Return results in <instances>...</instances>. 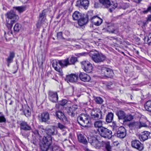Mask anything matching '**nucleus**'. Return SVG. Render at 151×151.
<instances>
[{
	"mask_svg": "<svg viewBox=\"0 0 151 151\" xmlns=\"http://www.w3.org/2000/svg\"><path fill=\"white\" fill-rule=\"evenodd\" d=\"M46 134L47 136L43 137V142L40 145V148L42 151H47L50 150L51 151L52 149L50 146L52 143V136L57 135L59 136L60 134L58 133L55 126L47 128Z\"/></svg>",
	"mask_w": 151,
	"mask_h": 151,
	"instance_id": "1",
	"label": "nucleus"
},
{
	"mask_svg": "<svg viewBox=\"0 0 151 151\" xmlns=\"http://www.w3.org/2000/svg\"><path fill=\"white\" fill-rule=\"evenodd\" d=\"M5 16L7 18L6 19L7 26L9 29H11L13 24L18 19L19 17L12 10L7 12L5 14Z\"/></svg>",
	"mask_w": 151,
	"mask_h": 151,
	"instance_id": "2",
	"label": "nucleus"
},
{
	"mask_svg": "<svg viewBox=\"0 0 151 151\" xmlns=\"http://www.w3.org/2000/svg\"><path fill=\"white\" fill-rule=\"evenodd\" d=\"M59 64L62 68L66 67L68 65H70V63L69 61V59L68 58L66 59L62 60H58L57 61L56 60H53L52 62V67L54 68L58 72L60 73L61 75L62 73L61 70L60 69L59 66H58V64Z\"/></svg>",
	"mask_w": 151,
	"mask_h": 151,
	"instance_id": "3",
	"label": "nucleus"
},
{
	"mask_svg": "<svg viewBox=\"0 0 151 151\" xmlns=\"http://www.w3.org/2000/svg\"><path fill=\"white\" fill-rule=\"evenodd\" d=\"M90 55L92 60L97 63H100L104 62L106 58V57L104 55L97 51L91 52L90 53Z\"/></svg>",
	"mask_w": 151,
	"mask_h": 151,
	"instance_id": "4",
	"label": "nucleus"
},
{
	"mask_svg": "<svg viewBox=\"0 0 151 151\" xmlns=\"http://www.w3.org/2000/svg\"><path fill=\"white\" fill-rule=\"evenodd\" d=\"M100 3L105 7L108 8L110 12H112L117 6V4L113 1L111 2L110 0H99Z\"/></svg>",
	"mask_w": 151,
	"mask_h": 151,
	"instance_id": "5",
	"label": "nucleus"
},
{
	"mask_svg": "<svg viewBox=\"0 0 151 151\" xmlns=\"http://www.w3.org/2000/svg\"><path fill=\"white\" fill-rule=\"evenodd\" d=\"M102 112L101 110L99 109H93L90 113V119L96 121L102 119Z\"/></svg>",
	"mask_w": 151,
	"mask_h": 151,
	"instance_id": "6",
	"label": "nucleus"
},
{
	"mask_svg": "<svg viewBox=\"0 0 151 151\" xmlns=\"http://www.w3.org/2000/svg\"><path fill=\"white\" fill-rule=\"evenodd\" d=\"M88 116L84 114H81L77 118L78 123L83 127H86L89 125Z\"/></svg>",
	"mask_w": 151,
	"mask_h": 151,
	"instance_id": "7",
	"label": "nucleus"
},
{
	"mask_svg": "<svg viewBox=\"0 0 151 151\" xmlns=\"http://www.w3.org/2000/svg\"><path fill=\"white\" fill-rule=\"evenodd\" d=\"M100 135L104 138L108 139H110L112 137V132L111 131L106 128L101 127L98 129Z\"/></svg>",
	"mask_w": 151,
	"mask_h": 151,
	"instance_id": "8",
	"label": "nucleus"
},
{
	"mask_svg": "<svg viewBox=\"0 0 151 151\" xmlns=\"http://www.w3.org/2000/svg\"><path fill=\"white\" fill-rule=\"evenodd\" d=\"M92 13L89 12L87 14L88 19L91 20L92 22L96 26L100 25L102 23L103 20L97 16L91 17Z\"/></svg>",
	"mask_w": 151,
	"mask_h": 151,
	"instance_id": "9",
	"label": "nucleus"
},
{
	"mask_svg": "<svg viewBox=\"0 0 151 151\" xmlns=\"http://www.w3.org/2000/svg\"><path fill=\"white\" fill-rule=\"evenodd\" d=\"M81 64L82 68L85 71L88 73H91L92 72L93 67L92 64L89 61H82Z\"/></svg>",
	"mask_w": 151,
	"mask_h": 151,
	"instance_id": "10",
	"label": "nucleus"
},
{
	"mask_svg": "<svg viewBox=\"0 0 151 151\" xmlns=\"http://www.w3.org/2000/svg\"><path fill=\"white\" fill-rule=\"evenodd\" d=\"M88 141L91 145L96 148H99L101 144L96 137L94 136H89L88 137Z\"/></svg>",
	"mask_w": 151,
	"mask_h": 151,
	"instance_id": "11",
	"label": "nucleus"
},
{
	"mask_svg": "<svg viewBox=\"0 0 151 151\" xmlns=\"http://www.w3.org/2000/svg\"><path fill=\"white\" fill-rule=\"evenodd\" d=\"M131 146L133 148L139 151H142L144 148L143 144L137 139L132 141Z\"/></svg>",
	"mask_w": 151,
	"mask_h": 151,
	"instance_id": "12",
	"label": "nucleus"
},
{
	"mask_svg": "<svg viewBox=\"0 0 151 151\" xmlns=\"http://www.w3.org/2000/svg\"><path fill=\"white\" fill-rule=\"evenodd\" d=\"M127 135L126 129L123 127H119L116 134V136L120 139L124 138Z\"/></svg>",
	"mask_w": 151,
	"mask_h": 151,
	"instance_id": "13",
	"label": "nucleus"
},
{
	"mask_svg": "<svg viewBox=\"0 0 151 151\" xmlns=\"http://www.w3.org/2000/svg\"><path fill=\"white\" fill-rule=\"evenodd\" d=\"M55 116L57 119H58L62 121L64 123H66L68 122L67 119L64 114L60 111H56Z\"/></svg>",
	"mask_w": 151,
	"mask_h": 151,
	"instance_id": "14",
	"label": "nucleus"
},
{
	"mask_svg": "<svg viewBox=\"0 0 151 151\" xmlns=\"http://www.w3.org/2000/svg\"><path fill=\"white\" fill-rule=\"evenodd\" d=\"M102 73L108 77L111 78L113 76L114 73L112 70L108 68H103L101 69Z\"/></svg>",
	"mask_w": 151,
	"mask_h": 151,
	"instance_id": "15",
	"label": "nucleus"
},
{
	"mask_svg": "<svg viewBox=\"0 0 151 151\" xmlns=\"http://www.w3.org/2000/svg\"><path fill=\"white\" fill-rule=\"evenodd\" d=\"M48 95L49 99L51 101L56 103L58 101V96L57 92L50 91Z\"/></svg>",
	"mask_w": 151,
	"mask_h": 151,
	"instance_id": "16",
	"label": "nucleus"
},
{
	"mask_svg": "<svg viewBox=\"0 0 151 151\" xmlns=\"http://www.w3.org/2000/svg\"><path fill=\"white\" fill-rule=\"evenodd\" d=\"M78 79V75L75 74H71L66 76V78L65 79L67 81H69L71 82L74 83L76 82Z\"/></svg>",
	"mask_w": 151,
	"mask_h": 151,
	"instance_id": "17",
	"label": "nucleus"
},
{
	"mask_svg": "<svg viewBox=\"0 0 151 151\" xmlns=\"http://www.w3.org/2000/svg\"><path fill=\"white\" fill-rule=\"evenodd\" d=\"M150 132L145 131L138 135V137L141 141H144L148 139L150 135Z\"/></svg>",
	"mask_w": 151,
	"mask_h": 151,
	"instance_id": "18",
	"label": "nucleus"
},
{
	"mask_svg": "<svg viewBox=\"0 0 151 151\" xmlns=\"http://www.w3.org/2000/svg\"><path fill=\"white\" fill-rule=\"evenodd\" d=\"M78 106L77 104H74L72 106L69 107L68 113L69 115L71 116L72 117H74L75 114L74 111L78 108Z\"/></svg>",
	"mask_w": 151,
	"mask_h": 151,
	"instance_id": "19",
	"label": "nucleus"
},
{
	"mask_svg": "<svg viewBox=\"0 0 151 151\" xmlns=\"http://www.w3.org/2000/svg\"><path fill=\"white\" fill-rule=\"evenodd\" d=\"M79 77L81 80L84 82H88L91 79L89 76L84 73H80Z\"/></svg>",
	"mask_w": 151,
	"mask_h": 151,
	"instance_id": "20",
	"label": "nucleus"
},
{
	"mask_svg": "<svg viewBox=\"0 0 151 151\" xmlns=\"http://www.w3.org/2000/svg\"><path fill=\"white\" fill-rule=\"evenodd\" d=\"M20 125L21 129L24 130L29 131L32 129L31 127L24 121L22 122Z\"/></svg>",
	"mask_w": 151,
	"mask_h": 151,
	"instance_id": "21",
	"label": "nucleus"
},
{
	"mask_svg": "<svg viewBox=\"0 0 151 151\" xmlns=\"http://www.w3.org/2000/svg\"><path fill=\"white\" fill-rule=\"evenodd\" d=\"M40 119L42 122H46L48 121L50 119L49 113L45 112L42 114L41 115Z\"/></svg>",
	"mask_w": 151,
	"mask_h": 151,
	"instance_id": "22",
	"label": "nucleus"
},
{
	"mask_svg": "<svg viewBox=\"0 0 151 151\" xmlns=\"http://www.w3.org/2000/svg\"><path fill=\"white\" fill-rule=\"evenodd\" d=\"M77 137L79 141L83 144L86 145L88 142L85 137L82 134L80 133L77 135Z\"/></svg>",
	"mask_w": 151,
	"mask_h": 151,
	"instance_id": "23",
	"label": "nucleus"
},
{
	"mask_svg": "<svg viewBox=\"0 0 151 151\" xmlns=\"http://www.w3.org/2000/svg\"><path fill=\"white\" fill-rule=\"evenodd\" d=\"M15 57V54L13 52H10V55L6 59V60L7 62V66L9 67L10 64L13 61V59Z\"/></svg>",
	"mask_w": 151,
	"mask_h": 151,
	"instance_id": "24",
	"label": "nucleus"
},
{
	"mask_svg": "<svg viewBox=\"0 0 151 151\" xmlns=\"http://www.w3.org/2000/svg\"><path fill=\"white\" fill-rule=\"evenodd\" d=\"M107 31L110 33L117 34L119 32V31L117 29H115L113 25H109L108 26L107 28Z\"/></svg>",
	"mask_w": 151,
	"mask_h": 151,
	"instance_id": "25",
	"label": "nucleus"
},
{
	"mask_svg": "<svg viewBox=\"0 0 151 151\" xmlns=\"http://www.w3.org/2000/svg\"><path fill=\"white\" fill-rule=\"evenodd\" d=\"M125 114L124 111L122 110L118 111L116 113V114L119 120H123Z\"/></svg>",
	"mask_w": 151,
	"mask_h": 151,
	"instance_id": "26",
	"label": "nucleus"
},
{
	"mask_svg": "<svg viewBox=\"0 0 151 151\" xmlns=\"http://www.w3.org/2000/svg\"><path fill=\"white\" fill-rule=\"evenodd\" d=\"M88 19L87 16V17L86 18L83 17L81 19L78 20V24L79 26H82L87 22Z\"/></svg>",
	"mask_w": 151,
	"mask_h": 151,
	"instance_id": "27",
	"label": "nucleus"
},
{
	"mask_svg": "<svg viewBox=\"0 0 151 151\" xmlns=\"http://www.w3.org/2000/svg\"><path fill=\"white\" fill-rule=\"evenodd\" d=\"M72 17L73 19L76 20H78L83 17L81 14L78 11H76L73 13Z\"/></svg>",
	"mask_w": 151,
	"mask_h": 151,
	"instance_id": "28",
	"label": "nucleus"
},
{
	"mask_svg": "<svg viewBox=\"0 0 151 151\" xmlns=\"http://www.w3.org/2000/svg\"><path fill=\"white\" fill-rule=\"evenodd\" d=\"M79 2L81 5L83 7L84 9H87L89 4V1L88 0H80Z\"/></svg>",
	"mask_w": 151,
	"mask_h": 151,
	"instance_id": "29",
	"label": "nucleus"
},
{
	"mask_svg": "<svg viewBox=\"0 0 151 151\" xmlns=\"http://www.w3.org/2000/svg\"><path fill=\"white\" fill-rule=\"evenodd\" d=\"M134 119V116L130 114H128L125 115L123 119V122H128Z\"/></svg>",
	"mask_w": 151,
	"mask_h": 151,
	"instance_id": "30",
	"label": "nucleus"
},
{
	"mask_svg": "<svg viewBox=\"0 0 151 151\" xmlns=\"http://www.w3.org/2000/svg\"><path fill=\"white\" fill-rule=\"evenodd\" d=\"M114 114L112 112L109 113L106 115V122L109 123L111 122L113 120Z\"/></svg>",
	"mask_w": 151,
	"mask_h": 151,
	"instance_id": "31",
	"label": "nucleus"
},
{
	"mask_svg": "<svg viewBox=\"0 0 151 151\" xmlns=\"http://www.w3.org/2000/svg\"><path fill=\"white\" fill-rule=\"evenodd\" d=\"M145 107L147 111L151 112V100H149L146 103Z\"/></svg>",
	"mask_w": 151,
	"mask_h": 151,
	"instance_id": "32",
	"label": "nucleus"
},
{
	"mask_svg": "<svg viewBox=\"0 0 151 151\" xmlns=\"http://www.w3.org/2000/svg\"><path fill=\"white\" fill-rule=\"evenodd\" d=\"M13 8L17 10L19 13L23 12L26 10V7L25 6L14 7Z\"/></svg>",
	"mask_w": 151,
	"mask_h": 151,
	"instance_id": "33",
	"label": "nucleus"
},
{
	"mask_svg": "<svg viewBox=\"0 0 151 151\" xmlns=\"http://www.w3.org/2000/svg\"><path fill=\"white\" fill-rule=\"evenodd\" d=\"M23 111L25 116L27 117L30 116L31 114L30 108L29 106H26Z\"/></svg>",
	"mask_w": 151,
	"mask_h": 151,
	"instance_id": "34",
	"label": "nucleus"
},
{
	"mask_svg": "<svg viewBox=\"0 0 151 151\" xmlns=\"http://www.w3.org/2000/svg\"><path fill=\"white\" fill-rule=\"evenodd\" d=\"M95 122L94 123V125L95 127L98 128V129H100L101 127H102V122L101 120L97 121Z\"/></svg>",
	"mask_w": 151,
	"mask_h": 151,
	"instance_id": "35",
	"label": "nucleus"
},
{
	"mask_svg": "<svg viewBox=\"0 0 151 151\" xmlns=\"http://www.w3.org/2000/svg\"><path fill=\"white\" fill-rule=\"evenodd\" d=\"M33 134H32V136L34 137L35 139L36 138H39L41 137L40 134L38 130L35 129L32 131Z\"/></svg>",
	"mask_w": 151,
	"mask_h": 151,
	"instance_id": "36",
	"label": "nucleus"
},
{
	"mask_svg": "<svg viewBox=\"0 0 151 151\" xmlns=\"http://www.w3.org/2000/svg\"><path fill=\"white\" fill-rule=\"evenodd\" d=\"M94 100L95 102L98 104H101L103 102V99L100 97H95Z\"/></svg>",
	"mask_w": 151,
	"mask_h": 151,
	"instance_id": "37",
	"label": "nucleus"
},
{
	"mask_svg": "<svg viewBox=\"0 0 151 151\" xmlns=\"http://www.w3.org/2000/svg\"><path fill=\"white\" fill-rule=\"evenodd\" d=\"M21 25L18 23H17L15 24L14 27V31L18 32L21 29Z\"/></svg>",
	"mask_w": 151,
	"mask_h": 151,
	"instance_id": "38",
	"label": "nucleus"
},
{
	"mask_svg": "<svg viewBox=\"0 0 151 151\" xmlns=\"http://www.w3.org/2000/svg\"><path fill=\"white\" fill-rule=\"evenodd\" d=\"M131 125L133 128H134L139 129L140 128L139 123L138 122H133L131 123Z\"/></svg>",
	"mask_w": 151,
	"mask_h": 151,
	"instance_id": "39",
	"label": "nucleus"
},
{
	"mask_svg": "<svg viewBox=\"0 0 151 151\" xmlns=\"http://www.w3.org/2000/svg\"><path fill=\"white\" fill-rule=\"evenodd\" d=\"M56 127V128H59L61 130H64V129L66 128V127L60 123H58L57 126H55Z\"/></svg>",
	"mask_w": 151,
	"mask_h": 151,
	"instance_id": "40",
	"label": "nucleus"
},
{
	"mask_svg": "<svg viewBox=\"0 0 151 151\" xmlns=\"http://www.w3.org/2000/svg\"><path fill=\"white\" fill-rule=\"evenodd\" d=\"M70 65L73 64L77 61V59L76 58L72 56L70 58Z\"/></svg>",
	"mask_w": 151,
	"mask_h": 151,
	"instance_id": "41",
	"label": "nucleus"
},
{
	"mask_svg": "<svg viewBox=\"0 0 151 151\" xmlns=\"http://www.w3.org/2000/svg\"><path fill=\"white\" fill-rule=\"evenodd\" d=\"M38 131L41 134H44L45 133H46V129H44L42 127H40L38 128Z\"/></svg>",
	"mask_w": 151,
	"mask_h": 151,
	"instance_id": "42",
	"label": "nucleus"
},
{
	"mask_svg": "<svg viewBox=\"0 0 151 151\" xmlns=\"http://www.w3.org/2000/svg\"><path fill=\"white\" fill-rule=\"evenodd\" d=\"M106 149L107 151H111V148L109 142H107L105 145Z\"/></svg>",
	"mask_w": 151,
	"mask_h": 151,
	"instance_id": "43",
	"label": "nucleus"
},
{
	"mask_svg": "<svg viewBox=\"0 0 151 151\" xmlns=\"http://www.w3.org/2000/svg\"><path fill=\"white\" fill-rule=\"evenodd\" d=\"M57 36L58 39H63L64 38L62 36V33L61 32H60L57 33Z\"/></svg>",
	"mask_w": 151,
	"mask_h": 151,
	"instance_id": "44",
	"label": "nucleus"
},
{
	"mask_svg": "<svg viewBox=\"0 0 151 151\" xmlns=\"http://www.w3.org/2000/svg\"><path fill=\"white\" fill-rule=\"evenodd\" d=\"M151 40V33H150L147 37H145L144 38V40L147 43V40Z\"/></svg>",
	"mask_w": 151,
	"mask_h": 151,
	"instance_id": "45",
	"label": "nucleus"
},
{
	"mask_svg": "<svg viewBox=\"0 0 151 151\" xmlns=\"http://www.w3.org/2000/svg\"><path fill=\"white\" fill-rule=\"evenodd\" d=\"M6 119L3 115L0 116V122H5Z\"/></svg>",
	"mask_w": 151,
	"mask_h": 151,
	"instance_id": "46",
	"label": "nucleus"
},
{
	"mask_svg": "<svg viewBox=\"0 0 151 151\" xmlns=\"http://www.w3.org/2000/svg\"><path fill=\"white\" fill-rule=\"evenodd\" d=\"M148 12H151V6H149L147 9L143 11V13H146Z\"/></svg>",
	"mask_w": 151,
	"mask_h": 151,
	"instance_id": "47",
	"label": "nucleus"
},
{
	"mask_svg": "<svg viewBox=\"0 0 151 151\" xmlns=\"http://www.w3.org/2000/svg\"><path fill=\"white\" fill-rule=\"evenodd\" d=\"M67 102V100L65 99L63 100L60 103L61 105L63 106L65 105Z\"/></svg>",
	"mask_w": 151,
	"mask_h": 151,
	"instance_id": "48",
	"label": "nucleus"
},
{
	"mask_svg": "<svg viewBox=\"0 0 151 151\" xmlns=\"http://www.w3.org/2000/svg\"><path fill=\"white\" fill-rule=\"evenodd\" d=\"M139 126H140V128L142 127H146L147 126L145 123L141 122H139Z\"/></svg>",
	"mask_w": 151,
	"mask_h": 151,
	"instance_id": "49",
	"label": "nucleus"
},
{
	"mask_svg": "<svg viewBox=\"0 0 151 151\" xmlns=\"http://www.w3.org/2000/svg\"><path fill=\"white\" fill-rule=\"evenodd\" d=\"M86 54L85 52H83L81 53H77L76 54V55L78 56V57H80L81 56H84L85 54Z\"/></svg>",
	"mask_w": 151,
	"mask_h": 151,
	"instance_id": "50",
	"label": "nucleus"
},
{
	"mask_svg": "<svg viewBox=\"0 0 151 151\" xmlns=\"http://www.w3.org/2000/svg\"><path fill=\"white\" fill-rule=\"evenodd\" d=\"M129 7V5L127 3L124 4L123 6L122 7V9H125L128 8Z\"/></svg>",
	"mask_w": 151,
	"mask_h": 151,
	"instance_id": "51",
	"label": "nucleus"
},
{
	"mask_svg": "<svg viewBox=\"0 0 151 151\" xmlns=\"http://www.w3.org/2000/svg\"><path fill=\"white\" fill-rule=\"evenodd\" d=\"M45 15V13L44 12V11H42V13H41L39 15V17L40 18H42Z\"/></svg>",
	"mask_w": 151,
	"mask_h": 151,
	"instance_id": "52",
	"label": "nucleus"
},
{
	"mask_svg": "<svg viewBox=\"0 0 151 151\" xmlns=\"http://www.w3.org/2000/svg\"><path fill=\"white\" fill-rule=\"evenodd\" d=\"M147 21V22L151 21V15H150L148 16Z\"/></svg>",
	"mask_w": 151,
	"mask_h": 151,
	"instance_id": "53",
	"label": "nucleus"
},
{
	"mask_svg": "<svg viewBox=\"0 0 151 151\" xmlns=\"http://www.w3.org/2000/svg\"><path fill=\"white\" fill-rule=\"evenodd\" d=\"M147 43L149 45H151V40H149L148 39Z\"/></svg>",
	"mask_w": 151,
	"mask_h": 151,
	"instance_id": "54",
	"label": "nucleus"
},
{
	"mask_svg": "<svg viewBox=\"0 0 151 151\" xmlns=\"http://www.w3.org/2000/svg\"><path fill=\"white\" fill-rule=\"evenodd\" d=\"M85 150L86 151H92V150H89V149L86 147L85 148Z\"/></svg>",
	"mask_w": 151,
	"mask_h": 151,
	"instance_id": "55",
	"label": "nucleus"
},
{
	"mask_svg": "<svg viewBox=\"0 0 151 151\" xmlns=\"http://www.w3.org/2000/svg\"><path fill=\"white\" fill-rule=\"evenodd\" d=\"M17 70L15 71L12 72V73H16L17 72Z\"/></svg>",
	"mask_w": 151,
	"mask_h": 151,
	"instance_id": "56",
	"label": "nucleus"
},
{
	"mask_svg": "<svg viewBox=\"0 0 151 151\" xmlns=\"http://www.w3.org/2000/svg\"><path fill=\"white\" fill-rule=\"evenodd\" d=\"M68 41H71V39H68L67 40Z\"/></svg>",
	"mask_w": 151,
	"mask_h": 151,
	"instance_id": "57",
	"label": "nucleus"
},
{
	"mask_svg": "<svg viewBox=\"0 0 151 151\" xmlns=\"http://www.w3.org/2000/svg\"><path fill=\"white\" fill-rule=\"evenodd\" d=\"M33 143L35 145L36 144V142H33Z\"/></svg>",
	"mask_w": 151,
	"mask_h": 151,
	"instance_id": "58",
	"label": "nucleus"
},
{
	"mask_svg": "<svg viewBox=\"0 0 151 151\" xmlns=\"http://www.w3.org/2000/svg\"><path fill=\"white\" fill-rule=\"evenodd\" d=\"M122 53L124 55V53L123 52H122Z\"/></svg>",
	"mask_w": 151,
	"mask_h": 151,
	"instance_id": "59",
	"label": "nucleus"
},
{
	"mask_svg": "<svg viewBox=\"0 0 151 151\" xmlns=\"http://www.w3.org/2000/svg\"><path fill=\"white\" fill-rule=\"evenodd\" d=\"M65 134H66V132H65V133H63V135H65Z\"/></svg>",
	"mask_w": 151,
	"mask_h": 151,
	"instance_id": "60",
	"label": "nucleus"
},
{
	"mask_svg": "<svg viewBox=\"0 0 151 151\" xmlns=\"http://www.w3.org/2000/svg\"><path fill=\"white\" fill-rule=\"evenodd\" d=\"M27 0L28 1V0Z\"/></svg>",
	"mask_w": 151,
	"mask_h": 151,
	"instance_id": "61",
	"label": "nucleus"
}]
</instances>
